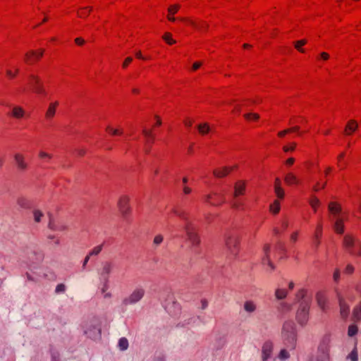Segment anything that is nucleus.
Returning <instances> with one entry per match:
<instances>
[{
	"label": "nucleus",
	"instance_id": "obj_6",
	"mask_svg": "<svg viewBox=\"0 0 361 361\" xmlns=\"http://www.w3.org/2000/svg\"><path fill=\"white\" fill-rule=\"evenodd\" d=\"M184 230L188 240L192 247H197L200 243V239L196 228L190 221H187Z\"/></svg>",
	"mask_w": 361,
	"mask_h": 361
},
{
	"label": "nucleus",
	"instance_id": "obj_41",
	"mask_svg": "<svg viewBox=\"0 0 361 361\" xmlns=\"http://www.w3.org/2000/svg\"><path fill=\"white\" fill-rule=\"evenodd\" d=\"M345 156V153L341 152L337 157V166L341 170L344 169L346 166V162L344 161Z\"/></svg>",
	"mask_w": 361,
	"mask_h": 361
},
{
	"label": "nucleus",
	"instance_id": "obj_55",
	"mask_svg": "<svg viewBox=\"0 0 361 361\" xmlns=\"http://www.w3.org/2000/svg\"><path fill=\"white\" fill-rule=\"evenodd\" d=\"M19 72V69L18 68H16L15 71L13 72L10 69H8L6 71V76L9 78V79H13L14 78L16 75Z\"/></svg>",
	"mask_w": 361,
	"mask_h": 361
},
{
	"label": "nucleus",
	"instance_id": "obj_10",
	"mask_svg": "<svg viewBox=\"0 0 361 361\" xmlns=\"http://www.w3.org/2000/svg\"><path fill=\"white\" fill-rule=\"evenodd\" d=\"M206 203L212 206H220L226 202V197L224 192H212L204 197Z\"/></svg>",
	"mask_w": 361,
	"mask_h": 361
},
{
	"label": "nucleus",
	"instance_id": "obj_52",
	"mask_svg": "<svg viewBox=\"0 0 361 361\" xmlns=\"http://www.w3.org/2000/svg\"><path fill=\"white\" fill-rule=\"evenodd\" d=\"M164 40L169 44L171 45L176 43V41L172 39V35L169 32H166L163 35Z\"/></svg>",
	"mask_w": 361,
	"mask_h": 361
},
{
	"label": "nucleus",
	"instance_id": "obj_63",
	"mask_svg": "<svg viewBox=\"0 0 361 361\" xmlns=\"http://www.w3.org/2000/svg\"><path fill=\"white\" fill-rule=\"evenodd\" d=\"M197 25L199 27H195V28L197 30L203 31V30H205L207 29V27H208L207 24L205 22L200 21V22H197Z\"/></svg>",
	"mask_w": 361,
	"mask_h": 361
},
{
	"label": "nucleus",
	"instance_id": "obj_59",
	"mask_svg": "<svg viewBox=\"0 0 361 361\" xmlns=\"http://www.w3.org/2000/svg\"><path fill=\"white\" fill-rule=\"evenodd\" d=\"M349 357L352 361H357L358 356L356 348H355L349 355Z\"/></svg>",
	"mask_w": 361,
	"mask_h": 361
},
{
	"label": "nucleus",
	"instance_id": "obj_32",
	"mask_svg": "<svg viewBox=\"0 0 361 361\" xmlns=\"http://www.w3.org/2000/svg\"><path fill=\"white\" fill-rule=\"evenodd\" d=\"M38 157L42 162L49 163L53 158V154L44 150H40L38 153Z\"/></svg>",
	"mask_w": 361,
	"mask_h": 361
},
{
	"label": "nucleus",
	"instance_id": "obj_48",
	"mask_svg": "<svg viewBox=\"0 0 361 361\" xmlns=\"http://www.w3.org/2000/svg\"><path fill=\"white\" fill-rule=\"evenodd\" d=\"M103 245L104 244H101V245H97L95 246L89 253L88 255L91 257V256H96V255H98L101 251L102 250V248H103Z\"/></svg>",
	"mask_w": 361,
	"mask_h": 361
},
{
	"label": "nucleus",
	"instance_id": "obj_13",
	"mask_svg": "<svg viewBox=\"0 0 361 361\" xmlns=\"http://www.w3.org/2000/svg\"><path fill=\"white\" fill-rule=\"evenodd\" d=\"M331 342V338L330 334H326L323 336L318 348L320 354L329 355Z\"/></svg>",
	"mask_w": 361,
	"mask_h": 361
},
{
	"label": "nucleus",
	"instance_id": "obj_14",
	"mask_svg": "<svg viewBox=\"0 0 361 361\" xmlns=\"http://www.w3.org/2000/svg\"><path fill=\"white\" fill-rule=\"evenodd\" d=\"M130 198L127 195H122L118 200V207L123 216H126L130 211L129 204Z\"/></svg>",
	"mask_w": 361,
	"mask_h": 361
},
{
	"label": "nucleus",
	"instance_id": "obj_22",
	"mask_svg": "<svg viewBox=\"0 0 361 361\" xmlns=\"http://www.w3.org/2000/svg\"><path fill=\"white\" fill-rule=\"evenodd\" d=\"M17 204L22 209H30L32 207V202L23 196L18 197L16 200Z\"/></svg>",
	"mask_w": 361,
	"mask_h": 361
},
{
	"label": "nucleus",
	"instance_id": "obj_57",
	"mask_svg": "<svg viewBox=\"0 0 361 361\" xmlns=\"http://www.w3.org/2000/svg\"><path fill=\"white\" fill-rule=\"evenodd\" d=\"M180 20H182L183 22H185V23H187L189 25H191L194 28L199 27L197 25V23L192 20L188 19V18H181Z\"/></svg>",
	"mask_w": 361,
	"mask_h": 361
},
{
	"label": "nucleus",
	"instance_id": "obj_8",
	"mask_svg": "<svg viewBox=\"0 0 361 361\" xmlns=\"http://www.w3.org/2000/svg\"><path fill=\"white\" fill-rule=\"evenodd\" d=\"M28 84L32 91L41 96H46L47 92L41 79L35 75H30L28 78Z\"/></svg>",
	"mask_w": 361,
	"mask_h": 361
},
{
	"label": "nucleus",
	"instance_id": "obj_45",
	"mask_svg": "<svg viewBox=\"0 0 361 361\" xmlns=\"http://www.w3.org/2000/svg\"><path fill=\"white\" fill-rule=\"evenodd\" d=\"M358 332V326L355 324H350L348 329V336L353 337Z\"/></svg>",
	"mask_w": 361,
	"mask_h": 361
},
{
	"label": "nucleus",
	"instance_id": "obj_47",
	"mask_svg": "<svg viewBox=\"0 0 361 361\" xmlns=\"http://www.w3.org/2000/svg\"><path fill=\"white\" fill-rule=\"evenodd\" d=\"M118 347L121 350H126L128 348V341L126 338H121L118 341Z\"/></svg>",
	"mask_w": 361,
	"mask_h": 361
},
{
	"label": "nucleus",
	"instance_id": "obj_16",
	"mask_svg": "<svg viewBox=\"0 0 361 361\" xmlns=\"http://www.w3.org/2000/svg\"><path fill=\"white\" fill-rule=\"evenodd\" d=\"M59 105V101H54L50 102L45 112V119L47 121H51L55 116L56 109Z\"/></svg>",
	"mask_w": 361,
	"mask_h": 361
},
{
	"label": "nucleus",
	"instance_id": "obj_12",
	"mask_svg": "<svg viewBox=\"0 0 361 361\" xmlns=\"http://www.w3.org/2000/svg\"><path fill=\"white\" fill-rule=\"evenodd\" d=\"M43 54V49H40L39 51H29L25 54L24 61L28 64L34 63L42 57Z\"/></svg>",
	"mask_w": 361,
	"mask_h": 361
},
{
	"label": "nucleus",
	"instance_id": "obj_53",
	"mask_svg": "<svg viewBox=\"0 0 361 361\" xmlns=\"http://www.w3.org/2000/svg\"><path fill=\"white\" fill-rule=\"evenodd\" d=\"M289 353L286 349H282L279 354V358L281 360H286L289 358Z\"/></svg>",
	"mask_w": 361,
	"mask_h": 361
},
{
	"label": "nucleus",
	"instance_id": "obj_1",
	"mask_svg": "<svg viewBox=\"0 0 361 361\" xmlns=\"http://www.w3.org/2000/svg\"><path fill=\"white\" fill-rule=\"evenodd\" d=\"M282 338L284 345L290 350L295 349L297 342L295 324L293 321H287L283 324Z\"/></svg>",
	"mask_w": 361,
	"mask_h": 361
},
{
	"label": "nucleus",
	"instance_id": "obj_34",
	"mask_svg": "<svg viewBox=\"0 0 361 361\" xmlns=\"http://www.w3.org/2000/svg\"><path fill=\"white\" fill-rule=\"evenodd\" d=\"M322 235V224L319 223L314 233V244L317 247L319 245V240Z\"/></svg>",
	"mask_w": 361,
	"mask_h": 361
},
{
	"label": "nucleus",
	"instance_id": "obj_54",
	"mask_svg": "<svg viewBox=\"0 0 361 361\" xmlns=\"http://www.w3.org/2000/svg\"><path fill=\"white\" fill-rule=\"evenodd\" d=\"M173 212L181 219H186V214L183 210H181L179 209H173Z\"/></svg>",
	"mask_w": 361,
	"mask_h": 361
},
{
	"label": "nucleus",
	"instance_id": "obj_51",
	"mask_svg": "<svg viewBox=\"0 0 361 361\" xmlns=\"http://www.w3.org/2000/svg\"><path fill=\"white\" fill-rule=\"evenodd\" d=\"M33 216L35 221L39 223L42 220V218L44 216V214L40 210L35 209L33 211Z\"/></svg>",
	"mask_w": 361,
	"mask_h": 361
},
{
	"label": "nucleus",
	"instance_id": "obj_62",
	"mask_svg": "<svg viewBox=\"0 0 361 361\" xmlns=\"http://www.w3.org/2000/svg\"><path fill=\"white\" fill-rule=\"evenodd\" d=\"M340 276H341V271L339 269H336L334 274H333V279L335 282H338L340 280Z\"/></svg>",
	"mask_w": 361,
	"mask_h": 361
},
{
	"label": "nucleus",
	"instance_id": "obj_43",
	"mask_svg": "<svg viewBox=\"0 0 361 361\" xmlns=\"http://www.w3.org/2000/svg\"><path fill=\"white\" fill-rule=\"evenodd\" d=\"M288 291L283 288H277L275 291V296L278 300H283L286 298Z\"/></svg>",
	"mask_w": 361,
	"mask_h": 361
},
{
	"label": "nucleus",
	"instance_id": "obj_40",
	"mask_svg": "<svg viewBox=\"0 0 361 361\" xmlns=\"http://www.w3.org/2000/svg\"><path fill=\"white\" fill-rule=\"evenodd\" d=\"M296 299L300 302L305 300H311L307 296V290L305 289H300L296 293Z\"/></svg>",
	"mask_w": 361,
	"mask_h": 361
},
{
	"label": "nucleus",
	"instance_id": "obj_39",
	"mask_svg": "<svg viewBox=\"0 0 361 361\" xmlns=\"http://www.w3.org/2000/svg\"><path fill=\"white\" fill-rule=\"evenodd\" d=\"M197 129H198L199 133L202 135H205L208 134L210 131V127L208 125V123H201V124L198 125Z\"/></svg>",
	"mask_w": 361,
	"mask_h": 361
},
{
	"label": "nucleus",
	"instance_id": "obj_21",
	"mask_svg": "<svg viewBox=\"0 0 361 361\" xmlns=\"http://www.w3.org/2000/svg\"><path fill=\"white\" fill-rule=\"evenodd\" d=\"M316 300L318 306L323 310L325 311L327 308V298L324 292H318L316 295Z\"/></svg>",
	"mask_w": 361,
	"mask_h": 361
},
{
	"label": "nucleus",
	"instance_id": "obj_19",
	"mask_svg": "<svg viewBox=\"0 0 361 361\" xmlns=\"http://www.w3.org/2000/svg\"><path fill=\"white\" fill-rule=\"evenodd\" d=\"M246 183L244 180H238L234 185L233 198L243 195L245 192Z\"/></svg>",
	"mask_w": 361,
	"mask_h": 361
},
{
	"label": "nucleus",
	"instance_id": "obj_31",
	"mask_svg": "<svg viewBox=\"0 0 361 361\" xmlns=\"http://www.w3.org/2000/svg\"><path fill=\"white\" fill-rule=\"evenodd\" d=\"M288 227V222L286 219L281 221L279 226H276L273 231L274 235H280L282 232L285 231Z\"/></svg>",
	"mask_w": 361,
	"mask_h": 361
},
{
	"label": "nucleus",
	"instance_id": "obj_46",
	"mask_svg": "<svg viewBox=\"0 0 361 361\" xmlns=\"http://www.w3.org/2000/svg\"><path fill=\"white\" fill-rule=\"evenodd\" d=\"M307 43L305 39H301L295 42V48L300 53H305V49L302 48Z\"/></svg>",
	"mask_w": 361,
	"mask_h": 361
},
{
	"label": "nucleus",
	"instance_id": "obj_60",
	"mask_svg": "<svg viewBox=\"0 0 361 361\" xmlns=\"http://www.w3.org/2000/svg\"><path fill=\"white\" fill-rule=\"evenodd\" d=\"M280 309L283 312L290 311L291 309V305L290 304L283 302L280 304Z\"/></svg>",
	"mask_w": 361,
	"mask_h": 361
},
{
	"label": "nucleus",
	"instance_id": "obj_50",
	"mask_svg": "<svg viewBox=\"0 0 361 361\" xmlns=\"http://www.w3.org/2000/svg\"><path fill=\"white\" fill-rule=\"evenodd\" d=\"M274 192L277 197L276 200H281L284 198L285 192L282 187L279 188H274Z\"/></svg>",
	"mask_w": 361,
	"mask_h": 361
},
{
	"label": "nucleus",
	"instance_id": "obj_17",
	"mask_svg": "<svg viewBox=\"0 0 361 361\" xmlns=\"http://www.w3.org/2000/svg\"><path fill=\"white\" fill-rule=\"evenodd\" d=\"M273 351V343L271 341H267L264 343L262 349V361H268L271 357Z\"/></svg>",
	"mask_w": 361,
	"mask_h": 361
},
{
	"label": "nucleus",
	"instance_id": "obj_3",
	"mask_svg": "<svg viewBox=\"0 0 361 361\" xmlns=\"http://www.w3.org/2000/svg\"><path fill=\"white\" fill-rule=\"evenodd\" d=\"M343 244L347 251L352 255L361 257V241L350 234L343 237Z\"/></svg>",
	"mask_w": 361,
	"mask_h": 361
},
{
	"label": "nucleus",
	"instance_id": "obj_56",
	"mask_svg": "<svg viewBox=\"0 0 361 361\" xmlns=\"http://www.w3.org/2000/svg\"><path fill=\"white\" fill-rule=\"evenodd\" d=\"M180 8V6L178 4L172 5L169 7L168 11L170 15H174L176 13Z\"/></svg>",
	"mask_w": 361,
	"mask_h": 361
},
{
	"label": "nucleus",
	"instance_id": "obj_2",
	"mask_svg": "<svg viewBox=\"0 0 361 361\" xmlns=\"http://www.w3.org/2000/svg\"><path fill=\"white\" fill-rule=\"evenodd\" d=\"M225 244L227 252L232 257H236L240 251V236L235 231H230L226 235Z\"/></svg>",
	"mask_w": 361,
	"mask_h": 361
},
{
	"label": "nucleus",
	"instance_id": "obj_20",
	"mask_svg": "<svg viewBox=\"0 0 361 361\" xmlns=\"http://www.w3.org/2000/svg\"><path fill=\"white\" fill-rule=\"evenodd\" d=\"M27 257L32 262L37 263L43 260L44 254L40 250L34 248L31 250L30 253L28 254Z\"/></svg>",
	"mask_w": 361,
	"mask_h": 361
},
{
	"label": "nucleus",
	"instance_id": "obj_27",
	"mask_svg": "<svg viewBox=\"0 0 361 361\" xmlns=\"http://www.w3.org/2000/svg\"><path fill=\"white\" fill-rule=\"evenodd\" d=\"M335 221L334 224V229L335 232L338 234H342L344 232V224L343 219L341 217L335 218Z\"/></svg>",
	"mask_w": 361,
	"mask_h": 361
},
{
	"label": "nucleus",
	"instance_id": "obj_49",
	"mask_svg": "<svg viewBox=\"0 0 361 361\" xmlns=\"http://www.w3.org/2000/svg\"><path fill=\"white\" fill-rule=\"evenodd\" d=\"M244 118L247 121H257L259 118V115L256 113H247L244 114Z\"/></svg>",
	"mask_w": 361,
	"mask_h": 361
},
{
	"label": "nucleus",
	"instance_id": "obj_26",
	"mask_svg": "<svg viewBox=\"0 0 361 361\" xmlns=\"http://www.w3.org/2000/svg\"><path fill=\"white\" fill-rule=\"evenodd\" d=\"M231 171L232 168L222 167L214 169L213 174L216 178H223L227 176Z\"/></svg>",
	"mask_w": 361,
	"mask_h": 361
},
{
	"label": "nucleus",
	"instance_id": "obj_64",
	"mask_svg": "<svg viewBox=\"0 0 361 361\" xmlns=\"http://www.w3.org/2000/svg\"><path fill=\"white\" fill-rule=\"evenodd\" d=\"M295 146H296V144L295 143H291V145L290 146H284L283 147V149L285 152H292L293 150H295Z\"/></svg>",
	"mask_w": 361,
	"mask_h": 361
},
{
	"label": "nucleus",
	"instance_id": "obj_9",
	"mask_svg": "<svg viewBox=\"0 0 361 361\" xmlns=\"http://www.w3.org/2000/svg\"><path fill=\"white\" fill-rule=\"evenodd\" d=\"M262 257V264L264 269L268 272H271L275 269V266L271 260V246L269 244H265L263 247Z\"/></svg>",
	"mask_w": 361,
	"mask_h": 361
},
{
	"label": "nucleus",
	"instance_id": "obj_61",
	"mask_svg": "<svg viewBox=\"0 0 361 361\" xmlns=\"http://www.w3.org/2000/svg\"><path fill=\"white\" fill-rule=\"evenodd\" d=\"M354 267L352 264H348L344 269V273L345 274H352L354 272Z\"/></svg>",
	"mask_w": 361,
	"mask_h": 361
},
{
	"label": "nucleus",
	"instance_id": "obj_36",
	"mask_svg": "<svg viewBox=\"0 0 361 361\" xmlns=\"http://www.w3.org/2000/svg\"><path fill=\"white\" fill-rule=\"evenodd\" d=\"M243 307L244 310L248 313L254 312L257 309L256 304L252 300H247L245 302Z\"/></svg>",
	"mask_w": 361,
	"mask_h": 361
},
{
	"label": "nucleus",
	"instance_id": "obj_7",
	"mask_svg": "<svg viewBox=\"0 0 361 361\" xmlns=\"http://www.w3.org/2000/svg\"><path fill=\"white\" fill-rule=\"evenodd\" d=\"M145 293V290L143 288H136L130 295L123 298L122 305L126 307L138 302L144 297Z\"/></svg>",
	"mask_w": 361,
	"mask_h": 361
},
{
	"label": "nucleus",
	"instance_id": "obj_5",
	"mask_svg": "<svg viewBox=\"0 0 361 361\" xmlns=\"http://www.w3.org/2000/svg\"><path fill=\"white\" fill-rule=\"evenodd\" d=\"M311 305V300L301 301L296 313V320L299 324L304 326L309 319V310Z\"/></svg>",
	"mask_w": 361,
	"mask_h": 361
},
{
	"label": "nucleus",
	"instance_id": "obj_35",
	"mask_svg": "<svg viewBox=\"0 0 361 361\" xmlns=\"http://www.w3.org/2000/svg\"><path fill=\"white\" fill-rule=\"evenodd\" d=\"M92 10V8L90 6L81 7L78 11V16L81 18H87L90 15Z\"/></svg>",
	"mask_w": 361,
	"mask_h": 361
},
{
	"label": "nucleus",
	"instance_id": "obj_38",
	"mask_svg": "<svg viewBox=\"0 0 361 361\" xmlns=\"http://www.w3.org/2000/svg\"><path fill=\"white\" fill-rule=\"evenodd\" d=\"M231 207L234 209L243 210L244 203L238 197L233 198V201L231 202Z\"/></svg>",
	"mask_w": 361,
	"mask_h": 361
},
{
	"label": "nucleus",
	"instance_id": "obj_29",
	"mask_svg": "<svg viewBox=\"0 0 361 361\" xmlns=\"http://www.w3.org/2000/svg\"><path fill=\"white\" fill-rule=\"evenodd\" d=\"M329 210L334 218L338 217V214L341 211V207L335 202H331L329 204Z\"/></svg>",
	"mask_w": 361,
	"mask_h": 361
},
{
	"label": "nucleus",
	"instance_id": "obj_33",
	"mask_svg": "<svg viewBox=\"0 0 361 361\" xmlns=\"http://www.w3.org/2000/svg\"><path fill=\"white\" fill-rule=\"evenodd\" d=\"M48 227L52 231H65L67 228L64 225L56 224L51 218L49 219Z\"/></svg>",
	"mask_w": 361,
	"mask_h": 361
},
{
	"label": "nucleus",
	"instance_id": "obj_23",
	"mask_svg": "<svg viewBox=\"0 0 361 361\" xmlns=\"http://www.w3.org/2000/svg\"><path fill=\"white\" fill-rule=\"evenodd\" d=\"M114 267V264L111 262H105L102 264L100 275L106 280L108 279Z\"/></svg>",
	"mask_w": 361,
	"mask_h": 361
},
{
	"label": "nucleus",
	"instance_id": "obj_15",
	"mask_svg": "<svg viewBox=\"0 0 361 361\" xmlns=\"http://www.w3.org/2000/svg\"><path fill=\"white\" fill-rule=\"evenodd\" d=\"M337 297L339 302V306H340V314L342 318L345 319L348 317L349 312H350V307L349 305L345 302L344 298L342 297V295L340 293H337Z\"/></svg>",
	"mask_w": 361,
	"mask_h": 361
},
{
	"label": "nucleus",
	"instance_id": "obj_4",
	"mask_svg": "<svg viewBox=\"0 0 361 361\" xmlns=\"http://www.w3.org/2000/svg\"><path fill=\"white\" fill-rule=\"evenodd\" d=\"M84 333L90 338L96 339L101 334V322L97 317H93L86 322L84 326Z\"/></svg>",
	"mask_w": 361,
	"mask_h": 361
},
{
	"label": "nucleus",
	"instance_id": "obj_24",
	"mask_svg": "<svg viewBox=\"0 0 361 361\" xmlns=\"http://www.w3.org/2000/svg\"><path fill=\"white\" fill-rule=\"evenodd\" d=\"M142 134L145 138V151L149 152L148 145H151L154 140L151 130L143 129Z\"/></svg>",
	"mask_w": 361,
	"mask_h": 361
},
{
	"label": "nucleus",
	"instance_id": "obj_42",
	"mask_svg": "<svg viewBox=\"0 0 361 361\" xmlns=\"http://www.w3.org/2000/svg\"><path fill=\"white\" fill-rule=\"evenodd\" d=\"M106 132H108L111 135H121L123 133V130L121 128H114L111 126H107L106 128Z\"/></svg>",
	"mask_w": 361,
	"mask_h": 361
},
{
	"label": "nucleus",
	"instance_id": "obj_25",
	"mask_svg": "<svg viewBox=\"0 0 361 361\" xmlns=\"http://www.w3.org/2000/svg\"><path fill=\"white\" fill-rule=\"evenodd\" d=\"M352 320L355 322H361V301H360L353 309Z\"/></svg>",
	"mask_w": 361,
	"mask_h": 361
},
{
	"label": "nucleus",
	"instance_id": "obj_30",
	"mask_svg": "<svg viewBox=\"0 0 361 361\" xmlns=\"http://www.w3.org/2000/svg\"><path fill=\"white\" fill-rule=\"evenodd\" d=\"M357 123L354 120H351L347 123L344 133L345 135H350L357 130Z\"/></svg>",
	"mask_w": 361,
	"mask_h": 361
},
{
	"label": "nucleus",
	"instance_id": "obj_28",
	"mask_svg": "<svg viewBox=\"0 0 361 361\" xmlns=\"http://www.w3.org/2000/svg\"><path fill=\"white\" fill-rule=\"evenodd\" d=\"M284 181L288 185H298L300 183L297 176L293 173H288L285 176Z\"/></svg>",
	"mask_w": 361,
	"mask_h": 361
},
{
	"label": "nucleus",
	"instance_id": "obj_44",
	"mask_svg": "<svg viewBox=\"0 0 361 361\" xmlns=\"http://www.w3.org/2000/svg\"><path fill=\"white\" fill-rule=\"evenodd\" d=\"M310 204L313 209L314 212H316L318 207L320 205V201L316 196L312 195L310 200Z\"/></svg>",
	"mask_w": 361,
	"mask_h": 361
},
{
	"label": "nucleus",
	"instance_id": "obj_58",
	"mask_svg": "<svg viewBox=\"0 0 361 361\" xmlns=\"http://www.w3.org/2000/svg\"><path fill=\"white\" fill-rule=\"evenodd\" d=\"M163 240H164V237L162 235H161V234L157 235L154 238L153 243L155 245H159L163 242Z\"/></svg>",
	"mask_w": 361,
	"mask_h": 361
},
{
	"label": "nucleus",
	"instance_id": "obj_18",
	"mask_svg": "<svg viewBox=\"0 0 361 361\" xmlns=\"http://www.w3.org/2000/svg\"><path fill=\"white\" fill-rule=\"evenodd\" d=\"M10 116L16 119H23L26 116L25 109L20 106H11Z\"/></svg>",
	"mask_w": 361,
	"mask_h": 361
},
{
	"label": "nucleus",
	"instance_id": "obj_37",
	"mask_svg": "<svg viewBox=\"0 0 361 361\" xmlns=\"http://www.w3.org/2000/svg\"><path fill=\"white\" fill-rule=\"evenodd\" d=\"M281 209L280 201L275 200L269 206V211L273 214H277Z\"/></svg>",
	"mask_w": 361,
	"mask_h": 361
},
{
	"label": "nucleus",
	"instance_id": "obj_11",
	"mask_svg": "<svg viewBox=\"0 0 361 361\" xmlns=\"http://www.w3.org/2000/svg\"><path fill=\"white\" fill-rule=\"evenodd\" d=\"M13 159L18 171L25 172L29 169V164L23 154L20 152L16 153L13 156Z\"/></svg>",
	"mask_w": 361,
	"mask_h": 361
}]
</instances>
